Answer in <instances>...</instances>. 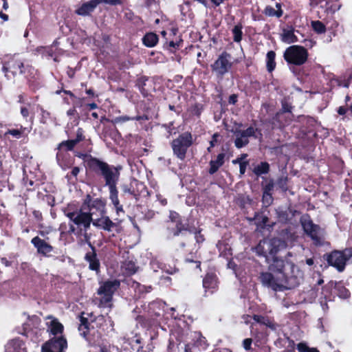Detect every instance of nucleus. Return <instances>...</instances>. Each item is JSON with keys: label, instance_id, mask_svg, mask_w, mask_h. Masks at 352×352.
Listing matches in <instances>:
<instances>
[{"label": "nucleus", "instance_id": "obj_34", "mask_svg": "<svg viewBox=\"0 0 352 352\" xmlns=\"http://www.w3.org/2000/svg\"><path fill=\"white\" fill-rule=\"evenodd\" d=\"M336 289L340 298H347L350 295L349 290L342 285L336 286Z\"/></svg>", "mask_w": 352, "mask_h": 352}, {"label": "nucleus", "instance_id": "obj_49", "mask_svg": "<svg viewBox=\"0 0 352 352\" xmlns=\"http://www.w3.org/2000/svg\"><path fill=\"white\" fill-rule=\"evenodd\" d=\"M309 346L305 344L300 342L297 345V349L299 352H307Z\"/></svg>", "mask_w": 352, "mask_h": 352}, {"label": "nucleus", "instance_id": "obj_38", "mask_svg": "<svg viewBox=\"0 0 352 352\" xmlns=\"http://www.w3.org/2000/svg\"><path fill=\"white\" fill-rule=\"evenodd\" d=\"M272 196L270 192L264 191L263 195V202L266 206H270L272 203Z\"/></svg>", "mask_w": 352, "mask_h": 352}, {"label": "nucleus", "instance_id": "obj_30", "mask_svg": "<svg viewBox=\"0 0 352 352\" xmlns=\"http://www.w3.org/2000/svg\"><path fill=\"white\" fill-rule=\"evenodd\" d=\"M270 171V164L266 162H262L257 166H256L253 169V173L257 175L260 176L263 174H267Z\"/></svg>", "mask_w": 352, "mask_h": 352}, {"label": "nucleus", "instance_id": "obj_8", "mask_svg": "<svg viewBox=\"0 0 352 352\" xmlns=\"http://www.w3.org/2000/svg\"><path fill=\"white\" fill-rule=\"evenodd\" d=\"M283 57L288 64L300 66L306 63L308 52L304 47L292 45L285 50Z\"/></svg>", "mask_w": 352, "mask_h": 352}, {"label": "nucleus", "instance_id": "obj_35", "mask_svg": "<svg viewBox=\"0 0 352 352\" xmlns=\"http://www.w3.org/2000/svg\"><path fill=\"white\" fill-rule=\"evenodd\" d=\"M312 28L317 33L321 34L325 32V26L319 21L312 22Z\"/></svg>", "mask_w": 352, "mask_h": 352}, {"label": "nucleus", "instance_id": "obj_2", "mask_svg": "<svg viewBox=\"0 0 352 352\" xmlns=\"http://www.w3.org/2000/svg\"><path fill=\"white\" fill-rule=\"evenodd\" d=\"M3 71L8 79L11 78L10 74L13 76L16 74H22L28 80L32 89L37 88V86L34 85V82L37 79V72L32 66L28 64L25 65L21 59L16 57L11 58L3 64Z\"/></svg>", "mask_w": 352, "mask_h": 352}, {"label": "nucleus", "instance_id": "obj_13", "mask_svg": "<svg viewBox=\"0 0 352 352\" xmlns=\"http://www.w3.org/2000/svg\"><path fill=\"white\" fill-rule=\"evenodd\" d=\"M67 347L66 339L60 336L54 337L45 343L42 346L41 352H65Z\"/></svg>", "mask_w": 352, "mask_h": 352}, {"label": "nucleus", "instance_id": "obj_12", "mask_svg": "<svg viewBox=\"0 0 352 352\" xmlns=\"http://www.w3.org/2000/svg\"><path fill=\"white\" fill-rule=\"evenodd\" d=\"M348 260L349 258L345 254V249L343 251H333L327 258L328 263L336 267L339 272H342L344 270Z\"/></svg>", "mask_w": 352, "mask_h": 352}, {"label": "nucleus", "instance_id": "obj_18", "mask_svg": "<svg viewBox=\"0 0 352 352\" xmlns=\"http://www.w3.org/2000/svg\"><path fill=\"white\" fill-rule=\"evenodd\" d=\"M89 246L91 247V250L86 253L85 259L87 263H89V268L91 270L98 272L100 271V261L97 258L95 248L91 243H89Z\"/></svg>", "mask_w": 352, "mask_h": 352}, {"label": "nucleus", "instance_id": "obj_19", "mask_svg": "<svg viewBox=\"0 0 352 352\" xmlns=\"http://www.w3.org/2000/svg\"><path fill=\"white\" fill-rule=\"evenodd\" d=\"M98 5V0H90L89 1L82 3L76 11V14L80 16H85L91 14L97 6Z\"/></svg>", "mask_w": 352, "mask_h": 352}, {"label": "nucleus", "instance_id": "obj_17", "mask_svg": "<svg viewBox=\"0 0 352 352\" xmlns=\"http://www.w3.org/2000/svg\"><path fill=\"white\" fill-rule=\"evenodd\" d=\"M47 331L52 335L62 333L63 331V325L58 320L52 316H48L45 318Z\"/></svg>", "mask_w": 352, "mask_h": 352}, {"label": "nucleus", "instance_id": "obj_64", "mask_svg": "<svg viewBox=\"0 0 352 352\" xmlns=\"http://www.w3.org/2000/svg\"><path fill=\"white\" fill-rule=\"evenodd\" d=\"M179 43L174 41L169 42V46L173 48H177L179 47Z\"/></svg>", "mask_w": 352, "mask_h": 352}, {"label": "nucleus", "instance_id": "obj_59", "mask_svg": "<svg viewBox=\"0 0 352 352\" xmlns=\"http://www.w3.org/2000/svg\"><path fill=\"white\" fill-rule=\"evenodd\" d=\"M345 254L348 256L349 260L352 258V248H346Z\"/></svg>", "mask_w": 352, "mask_h": 352}, {"label": "nucleus", "instance_id": "obj_21", "mask_svg": "<svg viewBox=\"0 0 352 352\" xmlns=\"http://www.w3.org/2000/svg\"><path fill=\"white\" fill-rule=\"evenodd\" d=\"M260 279L263 285L270 287L275 291L281 290V286L276 283L274 276L271 273H261Z\"/></svg>", "mask_w": 352, "mask_h": 352}, {"label": "nucleus", "instance_id": "obj_32", "mask_svg": "<svg viewBox=\"0 0 352 352\" xmlns=\"http://www.w3.org/2000/svg\"><path fill=\"white\" fill-rule=\"evenodd\" d=\"M242 27L237 25L232 29L233 39L235 42H240L242 39Z\"/></svg>", "mask_w": 352, "mask_h": 352}, {"label": "nucleus", "instance_id": "obj_52", "mask_svg": "<svg viewBox=\"0 0 352 352\" xmlns=\"http://www.w3.org/2000/svg\"><path fill=\"white\" fill-rule=\"evenodd\" d=\"M248 157L247 154H242L240 157L236 158L232 161L233 164H239L240 162H243L244 160Z\"/></svg>", "mask_w": 352, "mask_h": 352}, {"label": "nucleus", "instance_id": "obj_54", "mask_svg": "<svg viewBox=\"0 0 352 352\" xmlns=\"http://www.w3.org/2000/svg\"><path fill=\"white\" fill-rule=\"evenodd\" d=\"M21 113L23 118H28L29 116V111H28V108H26L25 107H22L21 108Z\"/></svg>", "mask_w": 352, "mask_h": 352}, {"label": "nucleus", "instance_id": "obj_43", "mask_svg": "<svg viewBox=\"0 0 352 352\" xmlns=\"http://www.w3.org/2000/svg\"><path fill=\"white\" fill-rule=\"evenodd\" d=\"M6 134H10L15 138H20L22 134V131L19 129H9Z\"/></svg>", "mask_w": 352, "mask_h": 352}, {"label": "nucleus", "instance_id": "obj_10", "mask_svg": "<svg viewBox=\"0 0 352 352\" xmlns=\"http://www.w3.org/2000/svg\"><path fill=\"white\" fill-rule=\"evenodd\" d=\"M257 129L253 126H249L245 130L236 129L234 131L235 137L234 145L237 148H241L249 144V138L256 137Z\"/></svg>", "mask_w": 352, "mask_h": 352}, {"label": "nucleus", "instance_id": "obj_36", "mask_svg": "<svg viewBox=\"0 0 352 352\" xmlns=\"http://www.w3.org/2000/svg\"><path fill=\"white\" fill-rule=\"evenodd\" d=\"M133 287H134L140 293H148L150 292L152 289L151 286L142 285L137 282L133 283Z\"/></svg>", "mask_w": 352, "mask_h": 352}, {"label": "nucleus", "instance_id": "obj_29", "mask_svg": "<svg viewBox=\"0 0 352 352\" xmlns=\"http://www.w3.org/2000/svg\"><path fill=\"white\" fill-rule=\"evenodd\" d=\"M276 54L274 51H269L266 55V66L269 72H272L276 67Z\"/></svg>", "mask_w": 352, "mask_h": 352}, {"label": "nucleus", "instance_id": "obj_4", "mask_svg": "<svg viewBox=\"0 0 352 352\" xmlns=\"http://www.w3.org/2000/svg\"><path fill=\"white\" fill-rule=\"evenodd\" d=\"M275 262L281 267L278 271L285 274L291 287L300 284L303 278V272L296 265L288 261L284 263L282 260H275Z\"/></svg>", "mask_w": 352, "mask_h": 352}, {"label": "nucleus", "instance_id": "obj_33", "mask_svg": "<svg viewBox=\"0 0 352 352\" xmlns=\"http://www.w3.org/2000/svg\"><path fill=\"white\" fill-rule=\"evenodd\" d=\"M77 144L74 140L63 141L58 145V149L65 148L67 151H72Z\"/></svg>", "mask_w": 352, "mask_h": 352}, {"label": "nucleus", "instance_id": "obj_5", "mask_svg": "<svg viewBox=\"0 0 352 352\" xmlns=\"http://www.w3.org/2000/svg\"><path fill=\"white\" fill-rule=\"evenodd\" d=\"M120 282L117 279L109 280L102 283L98 290V294L102 297L99 305L102 307L110 308L115 292L120 287Z\"/></svg>", "mask_w": 352, "mask_h": 352}, {"label": "nucleus", "instance_id": "obj_20", "mask_svg": "<svg viewBox=\"0 0 352 352\" xmlns=\"http://www.w3.org/2000/svg\"><path fill=\"white\" fill-rule=\"evenodd\" d=\"M5 352H27V349L23 341L14 338L7 343Z\"/></svg>", "mask_w": 352, "mask_h": 352}, {"label": "nucleus", "instance_id": "obj_23", "mask_svg": "<svg viewBox=\"0 0 352 352\" xmlns=\"http://www.w3.org/2000/svg\"><path fill=\"white\" fill-rule=\"evenodd\" d=\"M122 270L126 275H131L135 274L138 270V266L134 261L133 257L128 256L124 261L122 262Z\"/></svg>", "mask_w": 352, "mask_h": 352}, {"label": "nucleus", "instance_id": "obj_39", "mask_svg": "<svg viewBox=\"0 0 352 352\" xmlns=\"http://www.w3.org/2000/svg\"><path fill=\"white\" fill-rule=\"evenodd\" d=\"M287 177H281L277 181V185L279 188H280L283 190L286 191L287 190Z\"/></svg>", "mask_w": 352, "mask_h": 352}, {"label": "nucleus", "instance_id": "obj_53", "mask_svg": "<svg viewBox=\"0 0 352 352\" xmlns=\"http://www.w3.org/2000/svg\"><path fill=\"white\" fill-rule=\"evenodd\" d=\"M157 199L162 206H166L167 204V200L166 198L163 197L161 195H156Z\"/></svg>", "mask_w": 352, "mask_h": 352}, {"label": "nucleus", "instance_id": "obj_51", "mask_svg": "<svg viewBox=\"0 0 352 352\" xmlns=\"http://www.w3.org/2000/svg\"><path fill=\"white\" fill-rule=\"evenodd\" d=\"M248 164V161H245L243 162H240L239 170H240V173L241 175H243L245 173Z\"/></svg>", "mask_w": 352, "mask_h": 352}, {"label": "nucleus", "instance_id": "obj_37", "mask_svg": "<svg viewBox=\"0 0 352 352\" xmlns=\"http://www.w3.org/2000/svg\"><path fill=\"white\" fill-rule=\"evenodd\" d=\"M29 322H32V333H37V328L40 323V320L36 316H32L31 318H30Z\"/></svg>", "mask_w": 352, "mask_h": 352}, {"label": "nucleus", "instance_id": "obj_48", "mask_svg": "<svg viewBox=\"0 0 352 352\" xmlns=\"http://www.w3.org/2000/svg\"><path fill=\"white\" fill-rule=\"evenodd\" d=\"M41 116H42L41 122L45 123L47 119H48L50 118V113L47 111L44 110L43 108H41Z\"/></svg>", "mask_w": 352, "mask_h": 352}, {"label": "nucleus", "instance_id": "obj_50", "mask_svg": "<svg viewBox=\"0 0 352 352\" xmlns=\"http://www.w3.org/2000/svg\"><path fill=\"white\" fill-rule=\"evenodd\" d=\"M252 340L250 338H246L243 342V347L245 350H249L251 347Z\"/></svg>", "mask_w": 352, "mask_h": 352}, {"label": "nucleus", "instance_id": "obj_63", "mask_svg": "<svg viewBox=\"0 0 352 352\" xmlns=\"http://www.w3.org/2000/svg\"><path fill=\"white\" fill-rule=\"evenodd\" d=\"M0 18L2 19L4 21H7L8 20V16L1 11L0 12Z\"/></svg>", "mask_w": 352, "mask_h": 352}, {"label": "nucleus", "instance_id": "obj_41", "mask_svg": "<svg viewBox=\"0 0 352 352\" xmlns=\"http://www.w3.org/2000/svg\"><path fill=\"white\" fill-rule=\"evenodd\" d=\"M254 320L259 323L265 324L267 326H269L271 328H274L273 325H271V323L269 322L268 320H266L264 317L258 316V315H254Z\"/></svg>", "mask_w": 352, "mask_h": 352}, {"label": "nucleus", "instance_id": "obj_60", "mask_svg": "<svg viewBox=\"0 0 352 352\" xmlns=\"http://www.w3.org/2000/svg\"><path fill=\"white\" fill-rule=\"evenodd\" d=\"M27 325L29 326V324H28V323L23 324V332H21L22 334L28 335V333L30 332L29 327H26Z\"/></svg>", "mask_w": 352, "mask_h": 352}, {"label": "nucleus", "instance_id": "obj_7", "mask_svg": "<svg viewBox=\"0 0 352 352\" xmlns=\"http://www.w3.org/2000/svg\"><path fill=\"white\" fill-rule=\"evenodd\" d=\"M193 144V138L190 132H184L173 140L171 146L175 155L181 160L186 157L187 151Z\"/></svg>", "mask_w": 352, "mask_h": 352}, {"label": "nucleus", "instance_id": "obj_15", "mask_svg": "<svg viewBox=\"0 0 352 352\" xmlns=\"http://www.w3.org/2000/svg\"><path fill=\"white\" fill-rule=\"evenodd\" d=\"M32 244L36 248L37 252L43 256H47L51 253L54 248L53 247L41 239L38 236H35L31 240Z\"/></svg>", "mask_w": 352, "mask_h": 352}, {"label": "nucleus", "instance_id": "obj_6", "mask_svg": "<svg viewBox=\"0 0 352 352\" xmlns=\"http://www.w3.org/2000/svg\"><path fill=\"white\" fill-rule=\"evenodd\" d=\"M282 245V241L278 239H265L261 241L254 249L256 253L258 256L265 257L267 261L269 260V256H272L275 261V260L278 259L274 258V256Z\"/></svg>", "mask_w": 352, "mask_h": 352}, {"label": "nucleus", "instance_id": "obj_45", "mask_svg": "<svg viewBox=\"0 0 352 352\" xmlns=\"http://www.w3.org/2000/svg\"><path fill=\"white\" fill-rule=\"evenodd\" d=\"M129 120H134L133 117H129L126 116H120V117L116 118L114 120V122H115V123H118V122H127Z\"/></svg>", "mask_w": 352, "mask_h": 352}, {"label": "nucleus", "instance_id": "obj_22", "mask_svg": "<svg viewBox=\"0 0 352 352\" xmlns=\"http://www.w3.org/2000/svg\"><path fill=\"white\" fill-rule=\"evenodd\" d=\"M170 219H171L172 222H175V228H172L171 234L173 236H179L180 234H184V232H187V229L186 227L182 224V223L179 222L178 220L179 219V214L178 213L175 212H170Z\"/></svg>", "mask_w": 352, "mask_h": 352}, {"label": "nucleus", "instance_id": "obj_3", "mask_svg": "<svg viewBox=\"0 0 352 352\" xmlns=\"http://www.w3.org/2000/svg\"><path fill=\"white\" fill-rule=\"evenodd\" d=\"M89 168L96 173L100 174L105 180L106 186L109 188L116 186L120 177L121 166L109 165L97 158L92 157L88 162Z\"/></svg>", "mask_w": 352, "mask_h": 352}, {"label": "nucleus", "instance_id": "obj_40", "mask_svg": "<svg viewBox=\"0 0 352 352\" xmlns=\"http://www.w3.org/2000/svg\"><path fill=\"white\" fill-rule=\"evenodd\" d=\"M150 265L154 272H157L159 269L164 270L162 264L157 259L152 260Z\"/></svg>", "mask_w": 352, "mask_h": 352}, {"label": "nucleus", "instance_id": "obj_44", "mask_svg": "<svg viewBox=\"0 0 352 352\" xmlns=\"http://www.w3.org/2000/svg\"><path fill=\"white\" fill-rule=\"evenodd\" d=\"M83 130L80 128L78 129L76 132V137L74 140L76 144L84 140Z\"/></svg>", "mask_w": 352, "mask_h": 352}, {"label": "nucleus", "instance_id": "obj_24", "mask_svg": "<svg viewBox=\"0 0 352 352\" xmlns=\"http://www.w3.org/2000/svg\"><path fill=\"white\" fill-rule=\"evenodd\" d=\"M225 157V153H219L215 160H211L210 162V168L208 172L210 175L215 173L219 170V168L223 166L224 164Z\"/></svg>", "mask_w": 352, "mask_h": 352}, {"label": "nucleus", "instance_id": "obj_16", "mask_svg": "<svg viewBox=\"0 0 352 352\" xmlns=\"http://www.w3.org/2000/svg\"><path fill=\"white\" fill-rule=\"evenodd\" d=\"M91 223L96 228L111 232L116 227V223L110 219L102 214L91 221Z\"/></svg>", "mask_w": 352, "mask_h": 352}, {"label": "nucleus", "instance_id": "obj_55", "mask_svg": "<svg viewBox=\"0 0 352 352\" xmlns=\"http://www.w3.org/2000/svg\"><path fill=\"white\" fill-rule=\"evenodd\" d=\"M195 238L197 243H201L204 240L203 235L199 232L195 233Z\"/></svg>", "mask_w": 352, "mask_h": 352}, {"label": "nucleus", "instance_id": "obj_14", "mask_svg": "<svg viewBox=\"0 0 352 352\" xmlns=\"http://www.w3.org/2000/svg\"><path fill=\"white\" fill-rule=\"evenodd\" d=\"M218 278L214 273H207L203 279V287L205 289V292L213 294L218 287Z\"/></svg>", "mask_w": 352, "mask_h": 352}, {"label": "nucleus", "instance_id": "obj_27", "mask_svg": "<svg viewBox=\"0 0 352 352\" xmlns=\"http://www.w3.org/2000/svg\"><path fill=\"white\" fill-rule=\"evenodd\" d=\"M142 42L145 46L148 47H153L157 43L158 36L153 32L147 33L142 38Z\"/></svg>", "mask_w": 352, "mask_h": 352}, {"label": "nucleus", "instance_id": "obj_25", "mask_svg": "<svg viewBox=\"0 0 352 352\" xmlns=\"http://www.w3.org/2000/svg\"><path fill=\"white\" fill-rule=\"evenodd\" d=\"M109 188V192H110V200L114 207L116 208V212L119 215L120 212H124V210L122 209V206L120 204V201L118 199V192L116 189V186L113 188Z\"/></svg>", "mask_w": 352, "mask_h": 352}, {"label": "nucleus", "instance_id": "obj_61", "mask_svg": "<svg viewBox=\"0 0 352 352\" xmlns=\"http://www.w3.org/2000/svg\"><path fill=\"white\" fill-rule=\"evenodd\" d=\"M346 112V109L344 107H340L338 109V113L340 115H344Z\"/></svg>", "mask_w": 352, "mask_h": 352}, {"label": "nucleus", "instance_id": "obj_9", "mask_svg": "<svg viewBox=\"0 0 352 352\" xmlns=\"http://www.w3.org/2000/svg\"><path fill=\"white\" fill-rule=\"evenodd\" d=\"M232 66L231 55L226 52H223L218 56L214 63L211 65V68L218 77L222 78L229 72Z\"/></svg>", "mask_w": 352, "mask_h": 352}, {"label": "nucleus", "instance_id": "obj_58", "mask_svg": "<svg viewBox=\"0 0 352 352\" xmlns=\"http://www.w3.org/2000/svg\"><path fill=\"white\" fill-rule=\"evenodd\" d=\"M76 113L77 111L75 108L70 109L67 111V115L68 116H75Z\"/></svg>", "mask_w": 352, "mask_h": 352}, {"label": "nucleus", "instance_id": "obj_31", "mask_svg": "<svg viewBox=\"0 0 352 352\" xmlns=\"http://www.w3.org/2000/svg\"><path fill=\"white\" fill-rule=\"evenodd\" d=\"M265 14L269 16L280 18L283 15V10H276L272 6H267L265 9Z\"/></svg>", "mask_w": 352, "mask_h": 352}, {"label": "nucleus", "instance_id": "obj_28", "mask_svg": "<svg viewBox=\"0 0 352 352\" xmlns=\"http://www.w3.org/2000/svg\"><path fill=\"white\" fill-rule=\"evenodd\" d=\"M292 107L287 102H283L282 103V111L283 112L277 113L275 119L280 122L279 126H284L285 125L287 124V122H282L281 120L284 118V113L289 112L290 113L292 111Z\"/></svg>", "mask_w": 352, "mask_h": 352}, {"label": "nucleus", "instance_id": "obj_42", "mask_svg": "<svg viewBox=\"0 0 352 352\" xmlns=\"http://www.w3.org/2000/svg\"><path fill=\"white\" fill-rule=\"evenodd\" d=\"M80 173V168L77 166H75L72 168L70 174H67L66 175V178L68 181H71L72 179V177H76Z\"/></svg>", "mask_w": 352, "mask_h": 352}, {"label": "nucleus", "instance_id": "obj_57", "mask_svg": "<svg viewBox=\"0 0 352 352\" xmlns=\"http://www.w3.org/2000/svg\"><path fill=\"white\" fill-rule=\"evenodd\" d=\"M273 188H274L273 182H270L269 184H267L265 186L264 191H267V192H270L272 190Z\"/></svg>", "mask_w": 352, "mask_h": 352}, {"label": "nucleus", "instance_id": "obj_46", "mask_svg": "<svg viewBox=\"0 0 352 352\" xmlns=\"http://www.w3.org/2000/svg\"><path fill=\"white\" fill-rule=\"evenodd\" d=\"M98 5L100 3H108L112 6H116L121 3V0H98Z\"/></svg>", "mask_w": 352, "mask_h": 352}, {"label": "nucleus", "instance_id": "obj_56", "mask_svg": "<svg viewBox=\"0 0 352 352\" xmlns=\"http://www.w3.org/2000/svg\"><path fill=\"white\" fill-rule=\"evenodd\" d=\"M228 102L230 104H234L237 102V96L235 94H232L229 97Z\"/></svg>", "mask_w": 352, "mask_h": 352}, {"label": "nucleus", "instance_id": "obj_26", "mask_svg": "<svg viewBox=\"0 0 352 352\" xmlns=\"http://www.w3.org/2000/svg\"><path fill=\"white\" fill-rule=\"evenodd\" d=\"M281 40L288 44L297 42L298 38L294 34V30L292 28L284 29L281 34Z\"/></svg>", "mask_w": 352, "mask_h": 352}, {"label": "nucleus", "instance_id": "obj_11", "mask_svg": "<svg viewBox=\"0 0 352 352\" xmlns=\"http://www.w3.org/2000/svg\"><path fill=\"white\" fill-rule=\"evenodd\" d=\"M302 226L304 231L314 241L316 245L321 244L320 228L318 226L314 224L309 217H304L301 219Z\"/></svg>", "mask_w": 352, "mask_h": 352}, {"label": "nucleus", "instance_id": "obj_47", "mask_svg": "<svg viewBox=\"0 0 352 352\" xmlns=\"http://www.w3.org/2000/svg\"><path fill=\"white\" fill-rule=\"evenodd\" d=\"M258 217H259V214H256L253 219V220H254L256 221L255 223H256V224H257V226L265 225L267 223V218L266 217H262L261 222L259 221Z\"/></svg>", "mask_w": 352, "mask_h": 352}, {"label": "nucleus", "instance_id": "obj_1", "mask_svg": "<svg viewBox=\"0 0 352 352\" xmlns=\"http://www.w3.org/2000/svg\"><path fill=\"white\" fill-rule=\"evenodd\" d=\"M105 204L100 199H91L87 195L79 209L72 210L69 208L64 211L65 215L69 219V229L66 224L60 226L61 234H74L76 236H85L89 229L91 221L104 214Z\"/></svg>", "mask_w": 352, "mask_h": 352}, {"label": "nucleus", "instance_id": "obj_62", "mask_svg": "<svg viewBox=\"0 0 352 352\" xmlns=\"http://www.w3.org/2000/svg\"><path fill=\"white\" fill-rule=\"evenodd\" d=\"M193 111H194V113L196 116H199L200 115V113H201V109H200L199 105H195L194 107V110Z\"/></svg>", "mask_w": 352, "mask_h": 352}]
</instances>
